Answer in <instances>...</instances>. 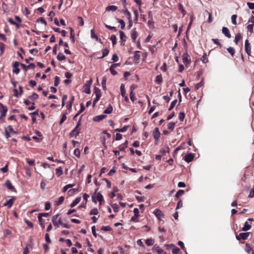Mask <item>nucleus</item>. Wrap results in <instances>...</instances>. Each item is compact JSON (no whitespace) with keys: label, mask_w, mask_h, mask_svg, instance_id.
I'll list each match as a JSON object with an SVG mask.
<instances>
[{"label":"nucleus","mask_w":254,"mask_h":254,"mask_svg":"<svg viewBox=\"0 0 254 254\" xmlns=\"http://www.w3.org/2000/svg\"><path fill=\"white\" fill-rule=\"evenodd\" d=\"M59 214H56L52 217V221L54 226L56 228H58L60 227V225H61L64 228L69 229L71 225L68 224L63 223L62 221L61 218H59Z\"/></svg>","instance_id":"obj_1"},{"label":"nucleus","mask_w":254,"mask_h":254,"mask_svg":"<svg viewBox=\"0 0 254 254\" xmlns=\"http://www.w3.org/2000/svg\"><path fill=\"white\" fill-rule=\"evenodd\" d=\"M81 130V119H80L75 127L71 130V131L69 134V137L71 138L73 136H77L79 135L80 132Z\"/></svg>","instance_id":"obj_2"},{"label":"nucleus","mask_w":254,"mask_h":254,"mask_svg":"<svg viewBox=\"0 0 254 254\" xmlns=\"http://www.w3.org/2000/svg\"><path fill=\"white\" fill-rule=\"evenodd\" d=\"M98 190V188H97L94 192V193L92 196V199L93 202L95 203H97V201L95 199V195L96 194V199L99 202L100 204H101L102 202L104 201V198L103 195L101 194L100 192H97Z\"/></svg>","instance_id":"obj_3"},{"label":"nucleus","mask_w":254,"mask_h":254,"mask_svg":"<svg viewBox=\"0 0 254 254\" xmlns=\"http://www.w3.org/2000/svg\"><path fill=\"white\" fill-rule=\"evenodd\" d=\"M94 93L96 95V98L94 100L93 104V106H95L96 103L99 101L102 96V93L100 89L98 88L95 87L94 89Z\"/></svg>","instance_id":"obj_4"},{"label":"nucleus","mask_w":254,"mask_h":254,"mask_svg":"<svg viewBox=\"0 0 254 254\" xmlns=\"http://www.w3.org/2000/svg\"><path fill=\"white\" fill-rule=\"evenodd\" d=\"M250 232H243L239 234V235H236V238L238 241L241 240H246L249 237Z\"/></svg>","instance_id":"obj_5"},{"label":"nucleus","mask_w":254,"mask_h":254,"mask_svg":"<svg viewBox=\"0 0 254 254\" xmlns=\"http://www.w3.org/2000/svg\"><path fill=\"white\" fill-rule=\"evenodd\" d=\"M254 220L253 218H250L248 219V221L245 223L244 227L242 228V230L243 231H247L251 229V222Z\"/></svg>","instance_id":"obj_6"},{"label":"nucleus","mask_w":254,"mask_h":254,"mask_svg":"<svg viewBox=\"0 0 254 254\" xmlns=\"http://www.w3.org/2000/svg\"><path fill=\"white\" fill-rule=\"evenodd\" d=\"M8 109L6 106L3 105L0 102V113L1 118H4L6 116Z\"/></svg>","instance_id":"obj_7"},{"label":"nucleus","mask_w":254,"mask_h":254,"mask_svg":"<svg viewBox=\"0 0 254 254\" xmlns=\"http://www.w3.org/2000/svg\"><path fill=\"white\" fill-rule=\"evenodd\" d=\"M182 60H183V62L186 65L190 64V62H191L190 56L189 55V54L187 53H185L183 55Z\"/></svg>","instance_id":"obj_8"},{"label":"nucleus","mask_w":254,"mask_h":254,"mask_svg":"<svg viewBox=\"0 0 254 254\" xmlns=\"http://www.w3.org/2000/svg\"><path fill=\"white\" fill-rule=\"evenodd\" d=\"M20 63L18 62H14L12 63L13 72L15 74H18L20 72V69L18 68L19 65H20Z\"/></svg>","instance_id":"obj_9"},{"label":"nucleus","mask_w":254,"mask_h":254,"mask_svg":"<svg viewBox=\"0 0 254 254\" xmlns=\"http://www.w3.org/2000/svg\"><path fill=\"white\" fill-rule=\"evenodd\" d=\"M153 251L156 252L157 254H167V253L164 251L160 247L157 245H155L153 248Z\"/></svg>","instance_id":"obj_10"},{"label":"nucleus","mask_w":254,"mask_h":254,"mask_svg":"<svg viewBox=\"0 0 254 254\" xmlns=\"http://www.w3.org/2000/svg\"><path fill=\"white\" fill-rule=\"evenodd\" d=\"M20 66L22 67V68L25 71H27L28 69H34L35 67V65L33 63H31L28 65H26L25 64L21 63Z\"/></svg>","instance_id":"obj_11"},{"label":"nucleus","mask_w":254,"mask_h":254,"mask_svg":"<svg viewBox=\"0 0 254 254\" xmlns=\"http://www.w3.org/2000/svg\"><path fill=\"white\" fill-rule=\"evenodd\" d=\"M153 135L156 141H157L160 136V132L158 128L156 127L153 130Z\"/></svg>","instance_id":"obj_12"},{"label":"nucleus","mask_w":254,"mask_h":254,"mask_svg":"<svg viewBox=\"0 0 254 254\" xmlns=\"http://www.w3.org/2000/svg\"><path fill=\"white\" fill-rule=\"evenodd\" d=\"M154 214L156 216V217L159 219L161 220V218H163L164 216L163 212L159 209H156L154 211Z\"/></svg>","instance_id":"obj_13"},{"label":"nucleus","mask_w":254,"mask_h":254,"mask_svg":"<svg viewBox=\"0 0 254 254\" xmlns=\"http://www.w3.org/2000/svg\"><path fill=\"white\" fill-rule=\"evenodd\" d=\"M194 157V155L193 154L188 153L185 155V156L184 157V160L186 162L189 163L193 160Z\"/></svg>","instance_id":"obj_14"},{"label":"nucleus","mask_w":254,"mask_h":254,"mask_svg":"<svg viewBox=\"0 0 254 254\" xmlns=\"http://www.w3.org/2000/svg\"><path fill=\"white\" fill-rule=\"evenodd\" d=\"M245 48L247 54L250 55L251 53V44L248 40H246L245 41Z\"/></svg>","instance_id":"obj_15"},{"label":"nucleus","mask_w":254,"mask_h":254,"mask_svg":"<svg viewBox=\"0 0 254 254\" xmlns=\"http://www.w3.org/2000/svg\"><path fill=\"white\" fill-rule=\"evenodd\" d=\"M5 186L8 189L12 191H16L15 189L12 186L10 181L8 180H6L5 183Z\"/></svg>","instance_id":"obj_16"},{"label":"nucleus","mask_w":254,"mask_h":254,"mask_svg":"<svg viewBox=\"0 0 254 254\" xmlns=\"http://www.w3.org/2000/svg\"><path fill=\"white\" fill-rule=\"evenodd\" d=\"M131 38L133 42H135L136 39L138 36V33L136 31L135 28H133L131 31Z\"/></svg>","instance_id":"obj_17"},{"label":"nucleus","mask_w":254,"mask_h":254,"mask_svg":"<svg viewBox=\"0 0 254 254\" xmlns=\"http://www.w3.org/2000/svg\"><path fill=\"white\" fill-rule=\"evenodd\" d=\"M15 199L14 197H12L8 200H7L4 204L3 206H7L8 208H10L14 202V200Z\"/></svg>","instance_id":"obj_18"},{"label":"nucleus","mask_w":254,"mask_h":254,"mask_svg":"<svg viewBox=\"0 0 254 254\" xmlns=\"http://www.w3.org/2000/svg\"><path fill=\"white\" fill-rule=\"evenodd\" d=\"M222 33L228 38H231V34L228 28L223 27L222 29Z\"/></svg>","instance_id":"obj_19"},{"label":"nucleus","mask_w":254,"mask_h":254,"mask_svg":"<svg viewBox=\"0 0 254 254\" xmlns=\"http://www.w3.org/2000/svg\"><path fill=\"white\" fill-rule=\"evenodd\" d=\"M83 91L87 93V94H90V83H86L84 87H83Z\"/></svg>","instance_id":"obj_20"},{"label":"nucleus","mask_w":254,"mask_h":254,"mask_svg":"<svg viewBox=\"0 0 254 254\" xmlns=\"http://www.w3.org/2000/svg\"><path fill=\"white\" fill-rule=\"evenodd\" d=\"M123 12L125 14V15L127 16L128 19H130L131 18V15L130 12L127 9L126 6L124 7V8L123 10Z\"/></svg>","instance_id":"obj_21"},{"label":"nucleus","mask_w":254,"mask_h":254,"mask_svg":"<svg viewBox=\"0 0 254 254\" xmlns=\"http://www.w3.org/2000/svg\"><path fill=\"white\" fill-rule=\"evenodd\" d=\"M119 33H120V39L122 41L121 45H122V44H123V43L126 41L127 37L123 31H120Z\"/></svg>","instance_id":"obj_22"},{"label":"nucleus","mask_w":254,"mask_h":254,"mask_svg":"<svg viewBox=\"0 0 254 254\" xmlns=\"http://www.w3.org/2000/svg\"><path fill=\"white\" fill-rule=\"evenodd\" d=\"M91 37L92 38H95L97 41H99L102 43L101 39L99 38L95 34L93 29L91 30Z\"/></svg>","instance_id":"obj_23"},{"label":"nucleus","mask_w":254,"mask_h":254,"mask_svg":"<svg viewBox=\"0 0 254 254\" xmlns=\"http://www.w3.org/2000/svg\"><path fill=\"white\" fill-rule=\"evenodd\" d=\"M245 250L246 252L248 254L252 253V254H254V252L252 248L250 246L249 244H246V248Z\"/></svg>","instance_id":"obj_24"},{"label":"nucleus","mask_w":254,"mask_h":254,"mask_svg":"<svg viewBox=\"0 0 254 254\" xmlns=\"http://www.w3.org/2000/svg\"><path fill=\"white\" fill-rule=\"evenodd\" d=\"M38 98H39V95L36 93H33L32 95L29 96L28 97V98L30 100H31L33 102H34V101L35 100H36L37 99H38Z\"/></svg>","instance_id":"obj_25"},{"label":"nucleus","mask_w":254,"mask_h":254,"mask_svg":"<svg viewBox=\"0 0 254 254\" xmlns=\"http://www.w3.org/2000/svg\"><path fill=\"white\" fill-rule=\"evenodd\" d=\"M147 25L148 27L151 29H153L155 28L154 26V22L153 20V19H149L148 22H147Z\"/></svg>","instance_id":"obj_26"},{"label":"nucleus","mask_w":254,"mask_h":254,"mask_svg":"<svg viewBox=\"0 0 254 254\" xmlns=\"http://www.w3.org/2000/svg\"><path fill=\"white\" fill-rule=\"evenodd\" d=\"M128 141L126 140L123 144L119 146V149L120 151H124L127 147Z\"/></svg>","instance_id":"obj_27"},{"label":"nucleus","mask_w":254,"mask_h":254,"mask_svg":"<svg viewBox=\"0 0 254 254\" xmlns=\"http://www.w3.org/2000/svg\"><path fill=\"white\" fill-rule=\"evenodd\" d=\"M242 38V36L240 33L236 34L234 42L236 45H238V42Z\"/></svg>","instance_id":"obj_28"},{"label":"nucleus","mask_w":254,"mask_h":254,"mask_svg":"<svg viewBox=\"0 0 254 254\" xmlns=\"http://www.w3.org/2000/svg\"><path fill=\"white\" fill-rule=\"evenodd\" d=\"M118 8V7L115 5H109L106 7V11H115Z\"/></svg>","instance_id":"obj_29"},{"label":"nucleus","mask_w":254,"mask_h":254,"mask_svg":"<svg viewBox=\"0 0 254 254\" xmlns=\"http://www.w3.org/2000/svg\"><path fill=\"white\" fill-rule=\"evenodd\" d=\"M106 117V115H101L94 117V120L96 122H100Z\"/></svg>","instance_id":"obj_30"},{"label":"nucleus","mask_w":254,"mask_h":254,"mask_svg":"<svg viewBox=\"0 0 254 254\" xmlns=\"http://www.w3.org/2000/svg\"><path fill=\"white\" fill-rule=\"evenodd\" d=\"M80 200H81V197H78L76 198L71 203L70 206L71 207L75 206L80 201Z\"/></svg>","instance_id":"obj_31"},{"label":"nucleus","mask_w":254,"mask_h":254,"mask_svg":"<svg viewBox=\"0 0 254 254\" xmlns=\"http://www.w3.org/2000/svg\"><path fill=\"white\" fill-rule=\"evenodd\" d=\"M178 8L180 11H181L182 13L183 14V16H184L186 14V11L184 9L183 5L182 3H179L178 4Z\"/></svg>","instance_id":"obj_32"},{"label":"nucleus","mask_w":254,"mask_h":254,"mask_svg":"<svg viewBox=\"0 0 254 254\" xmlns=\"http://www.w3.org/2000/svg\"><path fill=\"white\" fill-rule=\"evenodd\" d=\"M113 111V107L111 104H109L106 110H104V113L105 114H110Z\"/></svg>","instance_id":"obj_33"},{"label":"nucleus","mask_w":254,"mask_h":254,"mask_svg":"<svg viewBox=\"0 0 254 254\" xmlns=\"http://www.w3.org/2000/svg\"><path fill=\"white\" fill-rule=\"evenodd\" d=\"M63 174L62 168L60 167L56 169V175L58 177H60Z\"/></svg>","instance_id":"obj_34"},{"label":"nucleus","mask_w":254,"mask_h":254,"mask_svg":"<svg viewBox=\"0 0 254 254\" xmlns=\"http://www.w3.org/2000/svg\"><path fill=\"white\" fill-rule=\"evenodd\" d=\"M162 81H163V79H162V76L161 74H159L156 77L155 82L157 84H159L161 83L162 82Z\"/></svg>","instance_id":"obj_35"},{"label":"nucleus","mask_w":254,"mask_h":254,"mask_svg":"<svg viewBox=\"0 0 254 254\" xmlns=\"http://www.w3.org/2000/svg\"><path fill=\"white\" fill-rule=\"evenodd\" d=\"M64 196H61L59 198L58 200L56 201L55 202V204L56 205H60L62 204L64 200Z\"/></svg>","instance_id":"obj_36"},{"label":"nucleus","mask_w":254,"mask_h":254,"mask_svg":"<svg viewBox=\"0 0 254 254\" xmlns=\"http://www.w3.org/2000/svg\"><path fill=\"white\" fill-rule=\"evenodd\" d=\"M120 90H121V93L122 96V97H125V95H126V90L125 88V85L124 84H121L120 86Z\"/></svg>","instance_id":"obj_37"},{"label":"nucleus","mask_w":254,"mask_h":254,"mask_svg":"<svg viewBox=\"0 0 254 254\" xmlns=\"http://www.w3.org/2000/svg\"><path fill=\"white\" fill-rule=\"evenodd\" d=\"M57 58V59L60 61L65 60L66 59L65 56L63 53H59Z\"/></svg>","instance_id":"obj_38"},{"label":"nucleus","mask_w":254,"mask_h":254,"mask_svg":"<svg viewBox=\"0 0 254 254\" xmlns=\"http://www.w3.org/2000/svg\"><path fill=\"white\" fill-rule=\"evenodd\" d=\"M204 84V79L202 78L199 83H197L195 86V89L196 90H198L199 88L202 86Z\"/></svg>","instance_id":"obj_39"},{"label":"nucleus","mask_w":254,"mask_h":254,"mask_svg":"<svg viewBox=\"0 0 254 254\" xmlns=\"http://www.w3.org/2000/svg\"><path fill=\"white\" fill-rule=\"evenodd\" d=\"M38 220H39V223L40 224L41 227L42 228H44L45 227V222L44 219H43L42 218H41V217L38 216Z\"/></svg>","instance_id":"obj_40"},{"label":"nucleus","mask_w":254,"mask_h":254,"mask_svg":"<svg viewBox=\"0 0 254 254\" xmlns=\"http://www.w3.org/2000/svg\"><path fill=\"white\" fill-rule=\"evenodd\" d=\"M4 136L6 139H8L11 136L9 130L7 129V127L4 128Z\"/></svg>","instance_id":"obj_41"},{"label":"nucleus","mask_w":254,"mask_h":254,"mask_svg":"<svg viewBox=\"0 0 254 254\" xmlns=\"http://www.w3.org/2000/svg\"><path fill=\"white\" fill-rule=\"evenodd\" d=\"M154 243V241L152 239H148L145 241V244L148 246L153 245Z\"/></svg>","instance_id":"obj_42"},{"label":"nucleus","mask_w":254,"mask_h":254,"mask_svg":"<svg viewBox=\"0 0 254 254\" xmlns=\"http://www.w3.org/2000/svg\"><path fill=\"white\" fill-rule=\"evenodd\" d=\"M106 80H107L106 77L105 76H103L102 78V85L103 89L104 90H105L106 89Z\"/></svg>","instance_id":"obj_43"},{"label":"nucleus","mask_w":254,"mask_h":254,"mask_svg":"<svg viewBox=\"0 0 254 254\" xmlns=\"http://www.w3.org/2000/svg\"><path fill=\"white\" fill-rule=\"evenodd\" d=\"M184 193V190H180L178 192L176 193L175 195V197L178 199L181 196H182Z\"/></svg>","instance_id":"obj_44"},{"label":"nucleus","mask_w":254,"mask_h":254,"mask_svg":"<svg viewBox=\"0 0 254 254\" xmlns=\"http://www.w3.org/2000/svg\"><path fill=\"white\" fill-rule=\"evenodd\" d=\"M118 21L121 24V28L122 29H124L126 26V23L125 21L121 19H118Z\"/></svg>","instance_id":"obj_45"},{"label":"nucleus","mask_w":254,"mask_h":254,"mask_svg":"<svg viewBox=\"0 0 254 254\" xmlns=\"http://www.w3.org/2000/svg\"><path fill=\"white\" fill-rule=\"evenodd\" d=\"M168 128L170 130H173L175 128V123L174 122H170L168 124Z\"/></svg>","instance_id":"obj_46"},{"label":"nucleus","mask_w":254,"mask_h":254,"mask_svg":"<svg viewBox=\"0 0 254 254\" xmlns=\"http://www.w3.org/2000/svg\"><path fill=\"white\" fill-rule=\"evenodd\" d=\"M128 126H125L122 128H117L115 129L116 131H119V132H124L126 131L127 129Z\"/></svg>","instance_id":"obj_47"},{"label":"nucleus","mask_w":254,"mask_h":254,"mask_svg":"<svg viewBox=\"0 0 254 254\" xmlns=\"http://www.w3.org/2000/svg\"><path fill=\"white\" fill-rule=\"evenodd\" d=\"M110 40L112 41L113 46L117 43V38L115 35H112L110 37Z\"/></svg>","instance_id":"obj_48"},{"label":"nucleus","mask_w":254,"mask_h":254,"mask_svg":"<svg viewBox=\"0 0 254 254\" xmlns=\"http://www.w3.org/2000/svg\"><path fill=\"white\" fill-rule=\"evenodd\" d=\"M7 127V129L9 130V131L10 132V133H13V134H17V132L16 131H15L13 129L12 126L9 125Z\"/></svg>","instance_id":"obj_49"},{"label":"nucleus","mask_w":254,"mask_h":254,"mask_svg":"<svg viewBox=\"0 0 254 254\" xmlns=\"http://www.w3.org/2000/svg\"><path fill=\"white\" fill-rule=\"evenodd\" d=\"M77 191H78L77 189H71L68 191V194L69 195H72Z\"/></svg>","instance_id":"obj_50"},{"label":"nucleus","mask_w":254,"mask_h":254,"mask_svg":"<svg viewBox=\"0 0 254 254\" xmlns=\"http://www.w3.org/2000/svg\"><path fill=\"white\" fill-rule=\"evenodd\" d=\"M60 82V78L59 76H56L54 80V85L55 86H58Z\"/></svg>","instance_id":"obj_51"},{"label":"nucleus","mask_w":254,"mask_h":254,"mask_svg":"<svg viewBox=\"0 0 254 254\" xmlns=\"http://www.w3.org/2000/svg\"><path fill=\"white\" fill-rule=\"evenodd\" d=\"M129 96L130 100L132 102H134L136 99L134 92L130 91Z\"/></svg>","instance_id":"obj_52"},{"label":"nucleus","mask_w":254,"mask_h":254,"mask_svg":"<svg viewBox=\"0 0 254 254\" xmlns=\"http://www.w3.org/2000/svg\"><path fill=\"white\" fill-rule=\"evenodd\" d=\"M205 13L208 15V23H211L212 21V14L211 13L208 12L207 10H205Z\"/></svg>","instance_id":"obj_53"},{"label":"nucleus","mask_w":254,"mask_h":254,"mask_svg":"<svg viewBox=\"0 0 254 254\" xmlns=\"http://www.w3.org/2000/svg\"><path fill=\"white\" fill-rule=\"evenodd\" d=\"M98 214V210L97 208H94L92 209H91L90 211L89 214L90 215H97Z\"/></svg>","instance_id":"obj_54"},{"label":"nucleus","mask_w":254,"mask_h":254,"mask_svg":"<svg viewBox=\"0 0 254 254\" xmlns=\"http://www.w3.org/2000/svg\"><path fill=\"white\" fill-rule=\"evenodd\" d=\"M237 18V15L236 14H233V15H232V16L231 17L232 23L234 25L237 24V21H236Z\"/></svg>","instance_id":"obj_55"},{"label":"nucleus","mask_w":254,"mask_h":254,"mask_svg":"<svg viewBox=\"0 0 254 254\" xmlns=\"http://www.w3.org/2000/svg\"><path fill=\"white\" fill-rule=\"evenodd\" d=\"M227 51L232 56H233L235 53V50L232 47H229L227 48Z\"/></svg>","instance_id":"obj_56"},{"label":"nucleus","mask_w":254,"mask_h":254,"mask_svg":"<svg viewBox=\"0 0 254 254\" xmlns=\"http://www.w3.org/2000/svg\"><path fill=\"white\" fill-rule=\"evenodd\" d=\"M66 113L62 115V118L60 120V125H62L64 123V122L66 120Z\"/></svg>","instance_id":"obj_57"},{"label":"nucleus","mask_w":254,"mask_h":254,"mask_svg":"<svg viewBox=\"0 0 254 254\" xmlns=\"http://www.w3.org/2000/svg\"><path fill=\"white\" fill-rule=\"evenodd\" d=\"M5 49V45L0 42V55H2L4 53V51Z\"/></svg>","instance_id":"obj_58"},{"label":"nucleus","mask_w":254,"mask_h":254,"mask_svg":"<svg viewBox=\"0 0 254 254\" xmlns=\"http://www.w3.org/2000/svg\"><path fill=\"white\" fill-rule=\"evenodd\" d=\"M74 154L77 157L79 158L80 156V151L78 148H76L74 150Z\"/></svg>","instance_id":"obj_59"},{"label":"nucleus","mask_w":254,"mask_h":254,"mask_svg":"<svg viewBox=\"0 0 254 254\" xmlns=\"http://www.w3.org/2000/svg\"><path fill=\"white\" fill-rule=\"evenodd\" d=\"M109 53V50L108 49L106 48V49H103L102 50L103 56L101 58H104V57L107 56L108 55Z\"/></svg>","instance_id":"obj_60"},{"label":"nucleus","mask_w":254,"mask_h":254,"mask_svg":"<svg viewBox=\"0 0 254 254\" xmlns=\"http://www.w3.org/2000/svg\"><path fill=\"white\" fill-rule=\"evenodd\" d=\"M177 103V100H174L171 104V105L169 108V111H171L175 107V106L176 105V103Z\"/></svg>","instance_id":"obj_61"},{"label":"nucleus","mask_w":254,"mask_h":254,"mask_svg":"<svg viewBox=\"0 0 254 254\" xmlns=\"http://www.w3.org/2000/svg\"><path fill=\"white\" fill-rule=\"evenodd\" d=\"M112 207L114 211L115 212H117L119 210V207L118 204H113L112 205Z\"/></svg>","instance_id":"obj_62"},{"label":"nucleus","mask_w":254,"mask_h":254,"mask_svg":"<svg viewBox=\"0 0 254 254\" xmlns=\"http://www.w3.org/2000/svg\"><path fill=\"white\" fill-rule=\"evenodd\" d=\"M201 61L203 63H206L208 62V58L207 57V55L204 54L201 58Z\"/></svg>","instance_id":"obj_63"},{"label":"nucleus","mask_w":254,"mask_h":254,"mask_svg":"<svg viewBox=\"0 0 254 254\" xmlns=\"http://www.w3.org/2000/svg\"><path fill=\"white\" fill-rule=\"evenodd\" d=\"M172 253L173 254H178L180 251V249L175 246V247H173Z\"/></svg>","instance_id":"obj_64"}]
</instances>
